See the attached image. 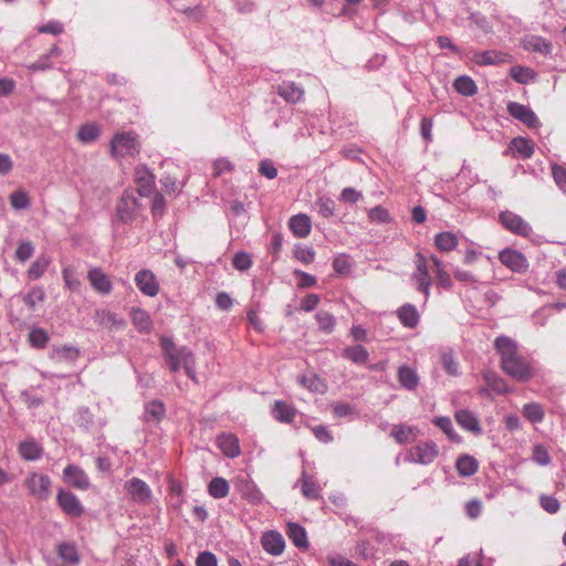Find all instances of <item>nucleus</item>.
I'll return each mask as SVG.
<instances>
[{"label":"nucleus","mask_w":566,"mask_h":566,"mask_svg":"<svg viewBox=\"0 0 566 566\" xmlns=\"http://www.w3.org/2000/svg\"><path fill=\"white\" fill-rule=\"evenodd\" d=\"M419 430L416 427H411L405 423L395 424L390 431L397 443L406 444L413 442L417 439Z\"/></svg>","instance_id":"obj_26"},{"label":"nucleus","mask_w":566,"mask_h":566,"mask_svg":"<svg viewBox=\"0 0 566 566\" xmlns=\"http://www.w3.org/2000/svg\"><path fill=\"white\" fill-rule=\"evenodd\" d=\"M289 228L296 238H306L312 230L311 218L305 213H298L291 217Z\"/></svg>","instance_id":"obj_24"},{"label":"nucleus","mask_w":566,"mask_h":566,"mask_svg":"<svg viewBox=\"0 0 566 566\" xmlns=\"http://www.w3.org/2000/svg\"><path fill=\"white\" fill-rule=\"evenodd\" d=\"M142 210V203L132 190H125L117 202L115 220L125 224L133 223Z\"/></svg>","instance_id":"obj_4"},{"label":"nucleus","mask_w":566,"mask_h":566,"mask_svg":"<svg viewBox=\"0 0 566 566\" xmlns=\"http://www.w3.org/2000/svg\"><path fill=\"white\" fill-rule=\"evenodd\" d=\"M470 60L479 66H489L507 63L511 61V55L502 51L486 50L482 52H473Z\"/></svg>","instance_id":"obj_10"},{"label":"nucleus","mask_w":566,"mask_h":566,"mask_svg":"<svg viewBox=\"0 0 566 566\" xmlns=\"http://www.w3.org/2000/svg\"><path fill=\"white\" fill-rule=\"evenodd\" d=\"M217 444L228 458H237L240 454L239 440L230 433H222L217 438Z\"/></svg>","instance_id":"obj_27"},{"label":"nucleus","mask_w":566,"mask_h":566,"mask_svg":"<svg viewBox=\"0 0 566 566\" xmlns=\"http://www.w3.org/2000/svg\"><path fill=\"white\" fill-rule=\"evenodd\" d=\"M500 355L502 370L517 381H528L534 376V367L518 352V344L509 336L500 335L494 340Z\"/></svg>","instance_id":"obj_1"},{"label":"nucleus","mask_w":566,"mask_h":566,"mask_svg":"<svg viewBox=\"0 0 566 566\" xmlns=\"http://www.w3.org/2000/svg\"><path fill=\"white\" fill-rule=\"evenodd\" d=\"M318 327L322 332L331 334L336 325V319L333 314L326 311H318L315 315Z\"/></svg>","instance_id":"obj_47"},{"label":"nucleus","mask_w":566,"mask_h":566,"mask_svg":"<svg viewBox=\"0 0 566 566\" xmlns=\"http://www.w3.org/2000/svg\"><path fill=\"white\" fill-rule=\"evenodd\" d=\"M416 271L411 275V280L417 283V289L424 295V302L430 296V287L432 285V279L428 271L427 259L422 253L416 254Z\"/></svg>","instance_id":"obj_6"},{"label":"nucleus","mask_w":566,"mask_h":566,"mask_svg":"<svg viewBox=\"0 0 566 566\" xmlns=\"http://www.w3.org/2000/svg\"><path fill=\"white\" fill-rule=\"evenodd\" d=\"M287 535L296 547L305 549L308 547L306 531L300 524L289 523Z\"/></svg>","instance_id":"obj_34"},{"label":"nucleus","mask_w":566,"mask_h":566,"mask_svg":"<svg viewBox=\"0 0 566 566\" xmlns=\"http://www.w3.org/2000/svg\"><path fill=\"white\" fill-rule=\"evenodd\" d=\"M232 265L239 271H247L252 265L250 254L244 251L237 252L233 256Z\"/></svg>","instance_id":"obj_58"},{"label":"nucleus","mask_w":566,"mask_h":566,"mask_svg":"<svg viewBox=\"0 0 566 566\" xmlns=\"http://www.w3.org/2000/svg\"><path fill=\"white\" fill-rule=\"evenodd\" d=\"M298 484L301 485L302 494L308 500H318L321 497V488L315 482L314 478L306 472L302 473V476L298 480Z\"/></svg>","instance_id":"obj_31"},{"label":"nucleus","mask_w":566,"mask_h":566,"mask_svg":"<svg viewBox=\"0 0 566 566\" xmlns=\"http://www.w3.org/2000/svg\"><path fill=\"white\" fill-rule=\"evenodd\" d=\"M455 469L460 476H471L476 473L479 463L474 457L462 454L455 462Z\"/></svg>","instance_id":"obj_33"},{"label":"nucleus","mask_w":566,"mask_h":566,"mask_svg":"<svg viewBox=\"0 0 566 566\" xmlns=\"http://www.w3.org/2000/svg\"><path fill=\"white\" fill-rule=\"evenodd\" d=\"M87 280L93 290L102 295H108L113 290L109 276L101 268H92L87 273Z\"/></svg>","instance_id":"obj_18"},{"label":"nucleus","mask_w":566,"mask_h":566,"mask_svg":"<svg viewBox=\"0 0 566 566\" xmlns=\"http://www.w3.org/2000/svg\"><path fill=\"white\" fill-rule=\"evenodd\" d=\"M397 317L403 327L415 328L420 321V315L415 305L406 303L396 311Z\"/></svg>","instance_id":"obj_25"},{"label":"nucleus","mask_w":566,"mask_h":566,"mask_svg":"<svg viewBox=\"0 0 566 566\" xmlns=\"http://www.w3.org/2000/svg\"><path fill=\"white\" fill-rule=\"evenodd\" d=\"M453 87L463 96H473L478 92L475 82L467 75L458 76L453 82Z\"/></svg>","instance_id":"obj_37"},{"label":"nucleus","mask_w":566,"mask_h":566,"mask_svg":"<svg viewBox=\"0 0 566 566\" xmlns=\"http://www.w3.org/2000/svg\"><path fill=\"white\" fill-rule=\"evenodd\" d=\"M235 490L240 495L252 504H261L263 501V494L256 486V484L249 479V476H238L233 481Z\"/></svg>","instance_id":"obj_8"},{"label":"nucleus","mask_w":566,"mask_h":566,"mask_svg":"<svg viewBox=\"0 0 566 566\" xmlns=\"http://www.w3.org/2000/svg\"><path fill=\"white\" fill-rule=\"evenodd\" d=\"M261 545L263 549L273 556H280L283 554L285 548V542L283 536L276 531H270L263 534L261 537Z\"/></svg>","instance_id":"obj_20"},{"label":"nucleus","mask_w":566,"mask_h":566,"mask_svg":"<svg viewBox=\"0 0 566 566\" xmlns=\"http://www.w3.org/2000/svg\"><path fill=\"white\" fill-rule=\"evenodd\" d=\"M457 423L465 431L475 436L482 433V427L478 416L469 409H460L454 413Z\"/></svg>","instance_id":"obj_19"},{"label":"nucleus","mask_w":566,"mask_h":566,"mask_svg":"<svg viewBox=\"0 0 566 566\" xmlns=\"http://www.w3.org/2000/svg\"><path fill=\"white\" fill-rule=\"evenodd\" d=\"M484 379H485L486 384L496 392L501 394V392L507 391L506 384L495 373H485Z\"/></svg>","instance_id":"obj_60"},{"label":"nucleus","mask_w":566,"mask_h":566,"mask_svg":"<svg viewBox=\"0 0 566 566\" xmlns=\"http://www.w3.org/2000/svg\"><path fill=\"white\" fill-rule=\"evenodd\" d=\"M318 212L324 218L333 217L335 213V202L331 198H319L316 201Z\"/></svg>","instance_id":"obj_64"},{"label":"nucleus","mask_w":566,"mask_h":566,"mask_svg":"<svg viewBox=\"0 0 566 566\" xmlns=\"http://www.w3.org/2000/svg\"><path fill=\"white\" fill-rule=\"evenodd\" d=\"M333 269L336 273L342 274V275L349 273V271L352 269V262H350L349 256H347L345 254L337 255L333 260Z\"/></svg>","instance_id":"obj_59"},{"label":"nucleus","mask_w":566,"mask_h":566,"mask_svg":"<svg viewBox=\"0 0 566 566\" xmlns=\"http://www.w3.org/2000/svg\"><path fill=\"white\" fill-rule=\"evenodd\" d=\"M124 490L130 501L146 505L150 503L153 491L150 486L139 478H132L124 484Z\"/></svg>","instance_id":"obj_7"},{"label":"nucleus","mask_w":566,"mask_h":566,"mask_svg":"<svg viewBox=\"0 0 566 566\" xmlns=\"http://www.w3.org/2000/svg\"><path fill=\"white\" fill-rule=\"evenodd\" d=\"M368 218L371 222L376 223H389L391 217L387 209L381 206H376L368 211Z\"/></svg>","instance_id":"obj_54"},{"label":"nucleus","mask_w":566,"mask_h":566,"mask_svg":"<svg viewBox=\"0 0 566 566\" xmlns=\"http://www.w3.org/2000/svg\"><path fill=\"white\" fill-rule=\"evenodd\" d=\"M512 145V150L518 155L521 158H531L534 154V147H533V144L523 138V137H517V138H514L511 143Z\"/></svg>","instance_id":"obj_41"},{"label":"nucleus","mask_w":566,"mask_h":566,"mask_svg":"<svg viewBox=\"0 0 566 566\" xmlns=\"http://www.w3.org/2000/svg\"><path fill=\"white\" fill-rule=\"evenodd\" d=\"M344 357L355 364H365L369 358V354L365 347L361 345H356L345 348Z\"/></svg>","instance_id":"obj_44"},{"label":"nucleus","mask_w":566,"mask_h":566,"mask_svg":"<svg viewBox=\"0 0 566 566\" xmlns=\"http://www.w3.org/2000/svg\"><path fill=\"white\" fill-rule=\"evenodd\" d=\"M80 357V350L73 346L54 347L50 353V359L55 364L73 365Z\"/></svg>","instance_id":"obj_22"},{"label":"nucleus","mask_w":566,"mask_h":566,"mask_svg":"<svg viewBox=\"0 0 566 566\" xmlns=\"http://www.w3.org/2000/svg\"><path fill=\"white\" fill-rule=\"evenodd\" d=\"M49 334L43 328H33L29 334V342L34 348H44L49 343Z\"/></svg>","instance_id":"obj_52"},{"label":"nucleus","mask_w":566,"mask_h":566,"mask_svg":"<svg viewBox=\"0 0 566 566\" xmlns=\"http://www.w3.org/2000/svg\"><path fill=\"white\" fill-rule=\"evenodd\" d=\"M74 422L82 428L87 429L93 423V415L86 407H81L74 413Z\"/></svg>","instance_id":"obj_53"},{"label":"nucleus","mask_w":566,"mask_h":566,"mask_svg":"<svg viewBox=\"0 0 566 566\" xmlns=\"http://www.w3.org/2000/svg\"><path fill=\"white\" fill-rule=\"evenodd\" d=\"M99 135L101 128L96 124H84L77 132V138L84 144L96 140Z\"/></svg>","instance_id":"obj_43"},{"label":"nucleus","mask_w":566,"mask_h":566,"mask_svg":"<svg viewBox=\"0 0 566 566\" xmlns=\"http://www.w3.org/2000/svg\"><path fill=\"white\" fill-rule=\"evenodd\" d=\"M229 483L223 478H213L208 485L209 494L214 499H223L229 494Z\"/></svg>","instance_id":"obj_39"},{"label":"nucleus","mask_w":566,"mask_h":566,"mask_svg":"<svg viewBox=\"0 0 566 566\" xmlns=\"http://www.w3.org/2000/svg\"><path fill=\"white\" fill-rule=\"evenodd\" d=\"M510 75L514 81L521 84H527L536 80V73L526 66H513L510 71Z\"/></svg>","instance_id":"obj_42"},{"label":"nucleus","mask_w":566,"mask_h":566,"mask_svg":"<svg viewBox=\"0 0 566 566\" xmlns=\"http://www.w3.org/2000/svg\"><path fill=\"white\" fill-rule=\"evenodd\" d=\"M500 262L513 272L523 273L528 269L527 259L513 249H504L499 253Z\"/></svg>","instance_id":"obj_12"},{"label":"nucleus","mask_w":566,"mask_h":566,"mask_svg":"<svg viewBox=\"0 0 566 566\" xmlns=\"http://www.w3.org/2000/svg\"><path fill=\"white\" fill-rule=\"evenodd\" d=\"M433 423L439 427L451 441H461V437L454 430L452 421L449 417H437L433 419Z\"/></svg>","instance_id":"obj_46"},{"label":"nucleus","mask_w":566,"mask_h":566,"mask_svg":"<svg viewBox=\"0 0 566 566\" xmlns=\"http://www.w3.org/2000/svg\"><path fill=\"white\" fill-rule=\"evenodd\" d=\"M277 94L287 103H298L304 97V90L292 81H284L277 86Z\"/></svg>","instance_id":"obj_23"},{"label":"nucleus","mask_w":566,"mask_h":566,"mask_svg":"<svg viewBox=\"0 0 566 566\" xmlns=\"http://www.w3.org/2000/svg\"><path fill=\"white\" fill-rule=\"evenodd\" d=\"M95 322L104 327L123 328L126 325L125 319L118 317L115 313L107 310H98L95 314Z\"/></svg>","instance_id":"obj_32"},{"label":"nucleus","mask_w":566,"mask_h":566,"mask_svg":"<svg viewBox=\"0 0 566 566\" xmlns=\"http://www.w3.org/2000/svg\"><path fill=\"white\" fill-rule=\"evenodd\" d=\"M11 206L19 210V209H27L30 206V199L27 192L24 191H14L10 196Z\"/></svg>","instance_id":"obj_62"},{"label":"nucleus","mask_w":566,"mask_h":566,"mask_svg":"<svg viewBox=\"0 0 566 566\" xmlns=\"http://www.w3.org/2000/svg\"><path fill=\"white\" fill-rule=\"evenodd\" d=\"M459 243L457 234L444 231L436 234L434 244L441 252H449L457 248Z\"/></svg>","instance_id":"obj_36"},{"label":"nucleus","mask_w":566,"mask_h":566,"mask_svg":"<svg viewBox=\"0 0 566 566\" xmlns=\"http://www.w3.org/2000/svg\"><path fill=\"white\" fill-rule=\"evenodd\" d=\"M159 343L164 357L172 373H177L185 361L193 356V353L188 347H177L170 337L161 336Z\"/></svg>","instance_id":"obj_2"},{"label":"nucleus","mask_w":566,"mask_h":566,"mask_svg":"<svg viewBox=\"0 0 566 566\" xmlns=\"http://www.w3.org/2000/svg\"><path fill=\"white\" fill-rule=\"evenodd\" d=\"M438 454L439 448L436 442L421 441L408 450L406 461L428 465L437 459Z\"/></svg>","instance_id":"obj_5"},{"label":"nucleus","mask_w":566,"mask_h":566,"mask_svg":"<svg viewBox=\"0 0 566 566\" xmlns=\"http://www.w3.org/2000/svg\"><path fill=\"white\" fill-rule=\"evenodd\" d=\"M132 322L134 326L142 333L150 332L153 327V321L149 314L143 308H133L132 310Z\"/></svg>","instance_id":"obj_35"},{"label":"nucleus","mask_w":566,"mask_h":566,"mask_svg":"<svg viewBox=\"0 0 566 566\" xmlns=\"http://www.w3.org/2000/svg\"><path fill=\"white\" fill-rule=\"evenodd\" d=\"M59 557L69 564H77L80 562V556L76 551L75 545L70 543H63L59 546L57 549Z\"/></svg>","instance_id":"obj_50"},{"label":"nucleus","mask_w":566,"mask_h":566,"mask_svg":"<svg viewBox=\"0 0 566 566\" xmlns=\"http://www.w3.org/2000/svg\"><path fill=\"white\" fill-rule=\"evenodd\" d=\"M441 365L448 375L452 377L460 375L459 363L455 360L451 350L442 353Z\"/></svg>","instance_id":"obj_51"},{"label":"nucleus","mask_w":566,"mask_h":566,"mask_svg":"<svg viewBox=\"0 0 566 566\" xmlns=\"http://www.w3.org/2000/svg\"><path fill=\"white\" fill-rule=\"evenodd\" d=\"M522 46L524 50L530 52H537L543 55H549L553 51L552 43L539 35H526L522 40Z\"/></svg>","instance_id":"obj_21"},{"label":"nucleus","mask_w":566,"mask_h":566,"mask_svg":"<svg viewBox=\"0 0 566 566\" xmlns=\"http://www.w3.org/2000/svg\"><path fill=\"white\" fill-rule=\"evenodd\" d=\"M507 112L512 117L518 119L530 128H536L539 126V120L536 114L526 105L517 102H510L507 104Z\"/></svg>","instance_id":"obj_13"},{"label":"nucleus","mask_w":566,"mask_h":566,"mask_svg":"<svg viewBox=\"0 0 566 566\" xmlns=\"http://www.w3.org/2000/svg\"><path fill=\"white\" fill-rule=\"evenodd\" d=\"M532 459L535 463L542 467H546L552 462L549 452L543 444L534 446Z\"/></svg>","instance_id":"obj_55"},{"label":"nucleus","mask_w":566,"mask_h":566,"mask_svg":"<svg viewBox=\"0 0 566 566\" xmlns=\"http://www.w3.org/2000/svg\"><path fill=\"white\" fill-rule=\"evenodd\" d=\"M294 256L304 264H310L314 261L315 251L312 248L297 245L294 251Z\"/></svg>","instance_id":"obj_63"},{"label":"nucleus","mask_w":566,"mask_h":566,"mask_svg":"<svg viewBox=\"0 0 566 566\" xmlns=\"http://www.w3.org/2000/svg\"><path fill=\"white\" fill-rule=\"evenodd\" d=\"M109 149L112 156L116 158L135 157L139 154L137 134L134 132L117 133L111 140Z\"/></svg>","instance_id":"obj_3"},{"label":"nucleus","mask_w":566,"mask_h":566,"mask_svg":"<svg viewBox=\"0 0 566 566\" xmlns=\"http://www.w3.org/2000/svg\"><path fill=\"white\" fill-rule=\"evenodd\" d=\"M135 283L139 291L149 297L159 293V282L150 270H140L135 275Z\"/></svg>","instance_id":"obj_14"},{"label":"nucleus","mask_w":566,"mask_h":566,"mask_svg":"<svg viewBox=\"0 0 566 566\" xmlns=\"http://www.w3.org/2000/svg\"><path fill=\"white\" fill-rule=\"evenodd\" d=\"M65 483L78 490H87L91 485L87 474L78 465L69 464L63 470Z\"/></svg>","instance_id":"obj_17"},{"label":"nucleus","mask_w":566,"mask_h":566,"mask_svg":"<svg viewBox=\"0 0 566 566\" xmlns=\"http://www.w3.org/2000/svg\"><path fill=\"white\" fill-rule=\"evenodd\" d=\"M19 454L27 461L39 460L43 454L42 447L33 439L24 440L19 443Z\"/></svg>","instance_id":"obj_30"},{"label":"nucleus","mask_w":566,"mask_h":566,"mask_svg":"<svg viewBox=\"0 0 566 566\" xmlns=\"http://www.w3.org/2000/svg\"><path fill=\"white\" fill-rule=\"evenodd\" d=\"M50 263H51V260L49 256H46L44 254L38 256V259L32 262V264L30 265V268L28 270V277L30 280L40 279L44 274L46 269L49 268Z\"/></svg>","instance_id":"obj_40"},{"label":"nucleus","mask_w":566,"mask_h":566,"mask_svg":"<svg viewBox=\"0 0 566 566\" xmlns=\"http://www.w3.org/2000/svg\"><path fill=\"white\" fill-rule=\"evenodd\" d=\"M539 505L544 511H546L549 514L557 513L560 507V504L556 497L544 494L539 496Z\"/></svg>","instance_id":"obj_61"},{"label":"nucleus","mask_w":566,"mask_h":566,"mask_svg":"<svg viewBox=\"0 0 566 566\" xmlns=\"http://www.w3.org/2000/svg\"><path fill=\"white\" fill-rule=\"evenodd\" d=\"M552 175L557 187L566 195V167L553 164Z\"/></svg>","instance_id":"obj_56"},{"label":"nucleus","mask_w":566,"mask_h":566,"mask_svg":"<svg viewBox=\"0 0 566 566\" xmlns=\"http://www.w3.org/2000/svg\"><path fill=\"white\" fill-rule=\"evenodd\" d=\"M34 253V245L31 241H21L15 251V259L20 262H25Z\"/></svg>","instance_id":"obj_57"},{"label":"nucleus","mask_w":566,"mask_h":566,"mask_svg":"<svg viewBox=\"0 0 566 566\" xmlns=\"http://www.w3.org/2000/svg\"><path fill=\"white\" fill-rule=\"evenodd\" d=\"M502 224L511 232L528 237L532 233V227L518 214L511 211H504L500 214Z\"/></svg>","instance_id":"obj_11"},{"label":"nucleus","mask_w":566,"mask_h":566,"mask_svg":"<svg viewBox=\"0 0 566 566\" xmlns=\"http://www.w3.org/2000/svg\"><path fill=\"white\" fill-rule=\"evenodd\" d=\"M296 409L283 400H275L272 408V416L280 422L290 423L294 420Z\"/></svg>","instance_id":"obj_29"},{"label":"nucleus","mask_w":566,"mask_h":566,"mask_svg":"<svg viewBox=\"0 0 566 566\" xmlns=\"http://www.w3.org/2000/svg\"><path fill=\"white\" fill-rule=\"evenodd\" d=\"M25 484L30 493L39 500H46L51 494V480L41 473H31Z\"/></svg>","instance_id":"obj_9"},{"label":"nucleus","mask_w":566,"mask_h":566,"mask_svg":"<svg viewBox=\"0 0 566 566\" xmlns=\"http://www.w3.org/2000/svg\"><path fill=\"white\" fill-rule=\"evenodd\" d=\"M62 277L67 290L76 293L81 291L82 282L74 266H64L62 270Z\"/></svg>","instance_id":"obj_38"},{"label":"nucleus","mask_w":566,"mask_h":566,"mask_svg":"<svg viewBox=\"0 0 566 566\" xmlns=\"http://www.w3.org/2000/svg\"><path fill=\"white\" fill-rule=\"evenodd\" d=\"M56 500L63 512L72 517H78L84 512L77 496L70 491L60 490Z\"/></svg>","instance_id":"obj_15"},{"label":"nucleus","mask_w":566,"mask_h":566,"mask_svg":"<svg viewBox=\"0 0 566 566\" xmlns=\"http://www.w3.org/2000/svg\"><path fill=\"white\" fill-rule=\"evenodd\" d=\"M399 384L407 390H415L419 386L420 378L416 369L410 366L402 365L397 373Z\"/></svg>","instance_id":"obj_28"},{"label":"nucleus","mask_w":566,"mask_h":566,"mask_svg":"<svg viewBox=\"0 0 566 566\" xmlns=\"http://www.w3.org/2000/svg\"><path fill=\"white\" fill-rule=\"evenodd\" d=\"M524 417L532 423L542 422L544 419V410L539 403L530 402L523 407Z\"/></svg>","instance_id":"obj_49"},{"label":"nucleus","mask_w":566,"mask_h":566,"mask_svg":"<svg viewBox=\"0 0 566 566\" xmlns=\"http://www.w3.org/2000/svg\"><path fill=\"white\" fill-rule=\"evenodd\" d=\"M44 300L45 292L41 286H33L27 294L23 295V302L31 311H34L36 305L44 302Z\"/></svg>","instance_id":"obj_45"},{"label":"nucleus","mask_w":566,"mask_h":566,"mask_svg":"<svg viewBox=\"0 0 566 566\" xmlns=\"http://www.w3.org/2000/svg\"><path fill=\"white\" fill-rule=\"evenodd\" d=\"M146 421H159L165 416V407L160 401L154 400L145 407Z\"/></svg>","instance_id":"obj_48"},{"label":"nucleus","mask_w":566,"mask_h":566,"mask_svg":"<svg viewBox=\"0 0 566 566\" xmlns=\"http://www.w3.org/2000/svg\"><path fill=\"white\" fill-rule=\"evenodd\" d=\"M135 182L139 196L149 197L154 192L155 176L145 165H138L135 168Z\"/></svg>","instance_id":"obj_16"}]
</instances>
